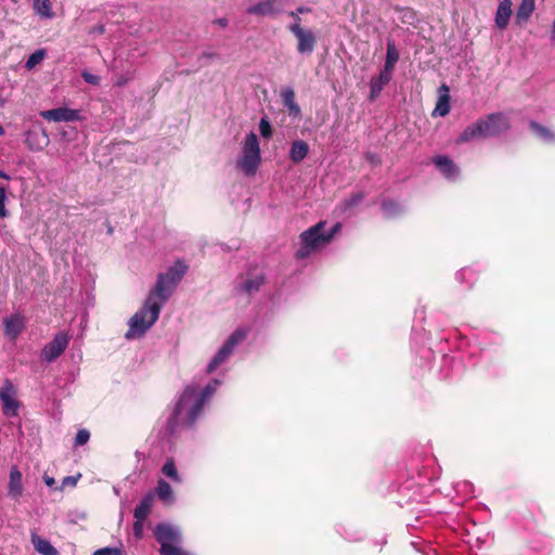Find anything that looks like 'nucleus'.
Segmentation results:
<instances>
[{
  "instance_id": "1",
  "label": "nucleus",
  "mask_w": 555,
  "mask_h": 555,
  "mask_svg": "<svg viewBox=\"0 0 555 555\" xmlns=\"http://www.w3.org/2000/svg\"><path fill=\"white\" fill-rule=\"evenodd\" d=\"M219 385L218 380L207 385L202 392H197V387L190 385L183 390L175 411L169 420V425L173 430L177 426H191L201 414L204 402L214 395Z\"/></svg>"
},
{
  "instance_id": "2",
  "label": "nucleus",
  "mask_w": 555,
  "mask_h": 555,
  "mask_svg": "<svg viewBox=\"0 0 555 555\" xmlns=\"http://www.w3.org/2000/svg\"><path fill=\"white\" fill-rule=\"evenodd\" d=\"M163 304L164 301H160L155 295L151 293L143 308L129 320V330L126 334V337H140L149 328H151L158 320Z\"/></svg>"
},
{
  "instance_id": "3",
  "label": "nucleus",
  "mask_w": 555,
  "mask_h": 555,
  "mask_svg": "<svg viewBox=\"0 0 555 555\" xmlns=\"http://www.w3.org/2000/svg\"><path fill=\"white\" fill-rule=\"evenodd\" d=\"M261 163V151L258 138L249 132L242 144V153L237 159V167L246 175L254 176Z\"/></svg>"
},
{
  "instance_id": "4",
  "label": "nucleus",
  "mask_w": 555,
  "mask_h": 555,
  "mask_svg": "<svg viewBox=\"0 0 555 555\" xmlns=\"http://www.w3.org/2000/svg\"><path fill=\"white\" fill-rule=\"evenodd\" d=\"M186 269L188 267L183 262L177 261L166 273L158 275L157 283L152 291V294L160 301L165 302L185 274Z\"/></svg>"
},
{
  "instance_id": "5",
  "label": "nucleus",
  "mask_w": 555,
  "mask_h": 555,
  "mask_svg": "<svg viewBox=\"0 0 555 555\" xmlns=\"http://www.w3.org/2000/svg\"><path fill=\"white\" fill-rule=\"evenodd\" d=\"M325 221H320L300 234V247L296 253L297 258H307L318 248L328 244V236L323 232Z\"/></svg>"
},
{
  "instance_id": "6",
  "label": "nucleus",
  "mask_w": 555,
  "mask_h": 555,
  "mask_svg": "<svg viewBox=\"0 0 555 555\" xmlns=\"http://www.w3.org/2000/svg\"><path fill=\"white\" fill-rule=\"evenodd\" d=\"M155 535L160 543L162 555H183L181 547V534L170 525L160 524L155 529Z\"/></svg>"
},
{
  "instance_id": "7",
  "label": "nucleus",
  "mask_w": 555,
  "mask_h": 555,
  "mask_svg": "<svg viewBox=\"0 0 555 555\" xmlns=\"http://www.w3.org/2000/svg\"><path fill=\"white\" fill-rule=\"evenodd\" d=\"M17 389L10 379H5L0 388L2 412L8 417L18 416L21 402L17 400Z\"/></svg>"
},
{
  "instance_id": "8",
  "label": "nucleus",
  "mask_w": 555,
  "mask_h": 555,
  "mask_svg": "<svg viewBox=\"0 0 555 555\" xmlns=\"http://www.w3.org/2000/svg\"><path fill=\"white\" fill-rule=\"evenodd\" d=\"M300 20L289 26L291 33L297 39V52L302 55H310L317 44V37L312 30L301 27Z\"/></svg>"
},
{
  "instance_id": "9",
  "label": "nucleus",
  "mask_w": 555,
  "mask_h": 555,
  "mask_svg": "<svg viewBox=\"0 0 555 555\" xmlns=\"http://www.w3.org/2000/svg\"><path fill=\"white\" fill-rule=\"evenodd\" d=\"M247 336V333L243 330L235 331L225 344L220 348L218 353L209 362L207 366V373L214 372L233 351L235 346L243 341Z\"/></svg>"
},
{
  "instance_id": "10",
  "label": "nucleus",
  "mask_w": 555,
  "mask_h": 555,
  "mask_svg": "<svg viewBox=\"0 0 555 555\" xmlns=\"http://www.w3.org/2000/svg\"><path fill=\"white\" fill-rule=\"evenodd\" d=\"M483 138L498 137L509 129L507 117L502 113L489 115L486 119H479Z\"/></svg>"
},
{
  "instance_id": "11",
  "label": "nucleus",
  "mask_w": 555,
  "mask_h": 555,
  "mask_svg": "<svg viewBox=\"0 0 555 555\" xmlns=\"http://www.w3.org/2000/svg\"><path fill=\"white\" fill-rule=\"evenodd\" d=\"M68 344L69 336L64 332L57 333L53 339L42 348L41 359L47 362H53L65 351Z\"/></svg>"
},
{
  "instance_id": "12",
  "label": "nucleus",
  "mask_w": 555,
  "mask_h": 555,
  "mask_svg": "<svg viewBox=\"0 0 555 555\" xmlns=\"http://www.w3.org/2000/svg\"><path fill=\"white\" fill-rule=\"evenodd\" d=\"M40 116L48 121L68 122L79 119V112L67 107H57L40 112Z\"/></svg>"
},
{
  "instance_id": "13",
  "label": "nucleus",
  "mask_w": 555,
  "mask_h": 555,
  "mask_svg": "<svg viewBox=\"0 0 555 555\" xmlns=\"http://www.w3.org/2000/svg\"><path fill=\"white\" fill-rule=\"evenodd\" d=\"M23 492V475L17 466H12L9 475L8 495L12 500L18 501L22 498Z\"/></svg>"
},
{
  "instance_id": "14",
  "label": "nucleus",
  "mask_w": 555,
  "mask_h": 555,
  "mask_svg": "<svg viewBox=\"0 0 555 555\" xmlns=\"http://www.w3.org/2000/svg\"><path fill=\"white\" fill-rule=\"evenodd\" d=\"M281 12L279 0H264L247 8V13L257 16H273Z\"/></svg>"
},
{
  "instance_id": "15",
  "label": "nucleus",
  "mask_w": 555,
  "mask_h": 555,
  "mask_svg": "<svg viewBox=\"0 0 555 555\" xmlns=\"http://www.w3.org/2000/svg\"><path fill=\"white\" fill-rule=\"evenodd\" d=\"M4 335L15 340L25 327V320L21 314H14L3 319Z\"/></svg>"
},
{
  "instance_id": "16",
  "label": "nucleus",
  "mask_w": 555,
  "mask_h": 555,
  "mask_svg": "<svg viewBox=\"0 0 555 555\" xmlns=\"http://www.w3.org/2000/svg\"><path fill=\"white\" fill-rule=\"evenodd\" d=\"M512 0H501L494 16L495 26L499 29H505L509 23L513 10Z\"/></svg>"
},
{
  "instance_id": "17",
  "label": "nucleus",
  "mask_w": 555,
  "mask_h": 555,
  "mask_svg": "<svg viewBox=\"0 0 555 555\" xmlns=\"http://www.w3.org/2000/svg\"><path fill=\"white\" fill-rule=\"evenodd\" d=\"M283 105L287 108L289 116L298 118L301 114L300 106L296 102L295 91L292 88H285L281 91Z\"/></svg>"
},
{
  "instance_id": "18",
  "label": "nucleus",
  "mask_w": 555,
  "mask_h": 555,
  "mask_svg": "<svg viewBox=\"0 0 555 555\" xmlns=\"http://www.w3.org/2000/svg\"><path fill=\"white\" fill-rule=\"evenodd\" d=\"M450 89L446 83H442L439 88V96L434 109V115L446 116L450 112Z\"/></svg>"
},
{
  "instance_id": "19",
  "label": "nucleus",
  "mask_w": 555,
  "mask_h": 555,
  "mask_svg": "<svg viewBox=\"0 0 555 555\" xmlns=\"http://www.w3.org/2000/svg\"><path fill=\"white\" fill-rule=\"evenodd\" d=\"M26 144L31 151H41L49 144V137L46 131H28L26 134Z\"/></svg>"
},
{
  "instance_id": "20",
  "label": "nucleus",
  "mask_w": 555,
  "mask_h": 555,
  "mask_svg": "<svg viewBox=\"0 0 555 555\" xmlns=\"http://www.w3.org/2000/svg\"><path fill=\"white\" fill-rule=\"evenodd\" d=\"M434 164L440 169V171L448 178L452 179L459 173V169L453 162L447 156H437L434 158Z\"/></svg>"
},
{
  "instance_id": "21",
  "label": "nucleus",
  "mask_w": 555,
  "mask_h": 555,
  "mask_svg": "<svg viewBox=\"0 0 555 555\" xmlns=\"http://www.w3.org/2000/svg\"><path fill=\"white\" fill-rule=\"evenodd\" d=\"M535 9V0H521L516 11V23L521 25L528 22Z\"/></svg>"
},
{
  "instance_id": "22",
  "label": "nucleus",
  "mask_w": 555,
  "mask_h": 555,
  "mask_svg": "<svg viewBox=\"0 0 555 555\" xmlns=\"http://www.w3.org/2000/svg\"><path fill=\"white\" fill-rule=\"evenodd\" d=\"M478 138H483V132L479 120L467 126L457 138L456 143H465Z\"/></svg>"
},
{
  "instance_id": "23",
  "label": "nucleus",
  "mask_w": 555,
  "mask_h": 555,
  "mask_svg": "<svg viewBox=\"0 0 555 555\" xmlns=\"http://www.w3.org/2000/svg\"><path fill=\"white\" fill-rule=\"evenodd\" d=\"M391 75L382 70L377 77L371 79V99L374 100L377 98L383 90V88L390 81Z\"/></svg>"
},
{
  "instance_id": "24",
  "label": "nucleus",
  "mask_w": 555,
  "mask_h": 555,
  "mask_svg": "<svg viewBox=\"0 0 555 555\" xmlns=\"http://www.w3.org/2000/svg\"><path fill=\"white\" fill-rule=\"evenodd\" d=\"M153 503L154 494L150 492L140 501V503L134 508V518L138 520H145V518L151 512Z\"/></svg>"
},
{
  "instance_id": "25",
  "label": "nucleus",
  "mask_w": 555,
  "mask_h": 555,
  "mask_svg": "<svg viewBox=\"0 0 555 555\" xmlns=\"http://www.w3.org/2000/svg\"><path fill=\"white\" fill-rule=\"evenodd\" d=\"M399 60V52L396 48V44L393 41L388 40L387 42V53H386V61L383 70L392 75V70L395 68L396 63Z\"/></svg>"
},
{
  "instance_id": "26",
  "label": "nucleus",
  "mask_w": 555,
  "mask_h": 555,
  "mask_svg": "<svg viewBox=\"0 0 555 555\" xmlns=\"http://www.w3.org/2000/svg\"><path fill=\"white\" fill-rule=\"evenodd\" d=\"M309 152V145L302 140H297L292 144L289 157L294 163H300L306 158Z\"/></svg>"
},
{
  "instance_id": "27",
  "label": "nucleus",
  "mask_w": 555,
  "mask_h": 555,
  "mask_svg": "<svg viewBox=\"0 0 555 555\" xmlns=\"http://www.w3.org/2000/svg\"><path fill=\"white\" fill-rule=\"evenodd\" d=\"M33 9L41 18L51 20L54 17L50 0H34Z\"/></svg>"
},
{
  "instance_id": "28",
  "label": "nucleus",
  "mask_w": 555,
  "mask_h": 555,
  "mask_svg": "<svg viewBox=\"0 0 555 555\" xmlns=\"http://www.w3.org/2000/svg\"><path fill=\"white\" fill-rule=\"evenodd\" d=\"M31 543L35 550L42 555H56V550L50 544L49 541L40 538L38 534H31Z\"/></svg>"
},
{
  "instance_id": "29",
  "label": "nucleus",
  "mask_w": 555,
  "mask_h": 555,
  "mask_svg": "<svg viewBox=\"0 0 555 555\" xmlns=\"http://www.w3.org/2000/svg\"><path fill=\"white\" fill-rule=\"evenodd\" d=\"M156 493L159 500L166 504H171L175 501L171 486L163 479L157 482Z\"/></svg>"
},
{
  "instance_id": "30",
  "label": "nucleus",
  "mask_w": 555,
  "mask_h": 555,
  "mask_svg": "<svg viewBox=\"0 0 555 555\" xmlns=\"http://www.w3.org/2000/svg\"><path fill=\"white\" fill-rule=\"evenodd\" d=\"M162 473L175 482H181L182 479L178 473L173 459H167L162 467Z\"/></svg>"
},
{
  "instance_id": "31",
  "label": "nucleus",
  "mask_w": 555,
  "mask_h": 555,
  "mask_svg": "<svg viewBox=\"0 0 555 555\" xmlns=\"http://www.w3.org/2000/svg\"><path fill=\"white\" fill-rule=\"evenodd\" d=\"M46 54H47V52L44 49L36 50L34 53H31L28 56L25 67L29 70L33 69L36 65H38L39 63H41L43 61V59L46 57Z\"/></svg>"
},
{
  "instance_id": "32",
  "label": "nucleus",
  "mask_w": 555,
  "mask_h": 555,
  "mask_svg": "<svg viewBox=\"0 0 555 555\" xmlns=\"http://www.w3.org/2000/svg\"><path fill=\"white\" fill-rule=\"evenodd\" d=\"M530 128L545 141H548V142L555 141V134L550 129H547L534 121L530 122Z\"/></svg>"
},
{
  "instance_id": "33",
  "label": "nucleus",
  "mask_w": 555,
  "mask_h": 555,
  "mask_svg": "<svg viewBox=\"0 0 555 555\" xmlns=\"http://www.w3.org/2000/svg\"><path fill=\"white\" fill-rule=\"evenodd\" d=\"M261 284H262V279L256 278V279L247 280L244 283L243 287H244L245 292L253 293L255 291H258Z\"/></svg>"
},
{
  "instance_id": "34",
  "label": "nucleus",
  "mask_w": 555,
  "mask_h": 555,
  "mask_svg": "<svg viewBox=\"0 0 555 555\" xmlns=\"http://www.w3.org/2000/svg\"><path fill=\"white\" fill-rule=\"evenodd\" d=\"M259 131L263 138H270L272 135V128L267 118H261L259 122Z\"/></svg>"
},
{
  "instance_id": "35",
  "label": "nucleus",
  "mask_w": 555,
  "mask_h": 555,
  "mask_svg": "<svg viewBox=\"0 0 555 555\" xmlns=\"http://www.w3.org/2000/svg\"><path fill=\"white\" fill-rule=\"evenodd\" d=\"M89 438H90L89 431L87 429H80L76 435L75 444L83 446L85 443L88 442Z\"/></svg>"
},
{
  "instance_id": "36",
  "label": "nucleus",
  "mask_w": 555,
  "mask_h": 555,
  "mask_svg": "<svg viewBox=\"0 0 555 555\" xmlns=\"http://www.w3.org/2000/svg\"><path fill=\"white\" fill-rule=\"evenodd\" d=\"M83 80L90 85L96 86L100 83V78L96 75H93L87 70L82 72L81 74Z\"/></svg>"
},
{
  "instance_id": "37",
  "label": "nucleus",
  "mask_w": 555,
  "mask_h": 555,
  "mask_svg": "<svg viewBox=\"0 0 555 555\" xmlns=\"http://www.w3.org/2000/svg\"><path fill=\"white\" fill-rule=\"evenodd\" d=\"M80 478V474L77 476H67L62 480V487L61 489H64L65 487H75L77 485L78 479Z\"/></svg>"
},
{
  "instance_id": "38",
  "label": "nucleus",
  "mask_w": 555,
  "mask_h": 555,
  "mask_svg": "<svg viewBox=\"0 0 555 555\" xmlns=\"http://www.w3.org/2000/svg\"><path fill=\"white\" fill-rule=\"evenodd\" d=\"M383 210L385 212L386 216L390 217L395 214V211L397 210V206L395 203H391V202H385L383 204Z\"/></svg>"
},
{
  "instance_id": "39",
  "label": "nucleus",
  "mask_w": 555,
  "mask_h": 555,
  "mask_svg": "<svg viewBox=\"0 0 555 555\" xmlns=\"http://www.w3.org/2000/svg\"><path fill=\"white\" fill-rule=\"evenodd\" d=\"M93 555H119V551L116 548L103 547L96 550Z\"/></svg>"
},
{
  "instance_id": "40",
  "label": "nucleus",
  "mask_w": 555,
  "mask_h": 555,
  "mask_svg": "<svg viewBox=\"0 0 555 555\" xmlns=\"http://www.w3.org/2000/svg\"><path fill=\"white\" fill-rule=\"evenodd\" d=\"M341 230V223L337 222L327 233H325V236H328V242L332 241V238Z\"/></svg>"
},
{
  "instance_id": "41",
  "label": "nucleus",
  "mask_w": 555,
  "mask_h": 555,
  "mask_svg": "<svg viewBox=\"0 0 555 555\" xmlns=\"http://www.w3.org/2000/svg\"><path fill=\"white\" fill-rule=\"evenodd\" d=\"M143 522H144V520L135 519L133 530H134L135 535H138V537H140L143 531Z\"/></svg>"
},
{
  "instance_id": "42",
  "label": "nucleus",
  "mask_w": 555,
  "mask_h": 555,
  "mask_svg": "<svg viewBox=\"0 0 555 555\" xmlns=\"http://www.w3.org/2000/svg\"><path fill=\"white\" fill-rule=\"evenodd\" d=\"M43 481L48 487H53L55 485V479L48 475L43 476Z\"/></svg>"
},
{
  "instance_id": "43",
  "label": "nucleus",
  "mask_w": 555,
  "mask_h": 555,
  "mask_svg": "<svg viewBox=\"0 0 555 555\" xmlns=\"http://www.w3.org/2000/svg\"><path fill=\"white\" fill-rule=\"evenodd\" d=\"M8 215H9V211L5 208V202L0 203V217L5 218V217H8Z\"/></svg>"
},
{
  "instance_id": "44",
  "label": "nucleus",
  "mask_w": 555,
  "mask_h": 555,
  "mask_svg": "<svg viewBox=\"0 0 555 555\" xmlns=\"http://www.w3.org/2000/svg\"><path fill=\"white\" fill-rule=\"evenodd\" d=\"M7 201V192H5V189L0 186V203L2 202H5Z\"/></svg>"
},
{
  "instance_id": "45",
  "label": "nucleus",
  "mask_w": 555,
  "mask_h": 555,
  "mask_svg": "<svg viewBox=\"0 0 555 555\" xmlns=\"http://www.w3.org/2000/svg\"><path fill=\"white\" fill-rule=\"evenodd\" d=\"M551 40L555 41V17L551 26Z\"/></svg>"
},
{
  "instance_id": "46",
  "label": "nucleus",
  "mask_w": 555,
  "mask_h": 555,
  "mask_svg": "<svg viewBox=\"0 0 555 555\" xmlns=\"http://www.w3.org/2000/svg\"><path fill=\"white\" fill-rule=\"evenodd\" d=\"M0 178L2 179H5V180H10V176L7 175L4 171L0 170Z\"/></svg>"
},
{
  "instance_id": "47",
  "label": "nucleus",
  "mask_w": 555,
  "mask_h": 555,
  "mask_svg": "<svg viewBox=\"0 0 555 555\" xmlns=\"http://www.w3.org/2000/svg\"><path fill=\"white\" fill-rule=\"evenodd\" d=\"M362 196L361 195H357L354 196L353 198V203H358L359 201H361Z\"/></svg>"
},
{
  "instance_id": "48",
  "label": "nucleus",
  "mask_w": 555,
  "mask_h": 555,
  "mask_svg": "<svg viewBox=\"0 0 555 555\" xmlns=\"http://www.w3.org/2000/svg\"><path fill=\"white\" fill-rule=\"evenodd\" d=\"M104 30H105V29H104V26H100V27H99V33L103 34V33H104Z\"/></svg>"
},
{
  "instance_id": "49",
  "label": "nucleus",
  "mask_w": 555,
  "mask_h": 555,
  "mask_svg": "<svg viewBox=\"0 0 555 555\" xmlns=\"http://www.w3.org/2000/svg\"><path fill=\"white\" fill-rule=\"evenodd\" d=\"M4 134V129L2 126H0V135H3Z\"/></svg>"
},
{
  "instance_id": "50",
  "label": "nucleus",
  "mask_w": 555,
  "mask_h": 555,
  "mask_svg": "<svg viewBox=\"0 0 555 555\" xmlns=\"http://www.w3.org/2000/svg\"><path fill=\"white\" fill-rule=\"evenodd\" d=\"M219 24H220V25H222V26H224V25L227 24V22H225V21H223V20H220V21H219Z\"/></svg>"
},
{
  "instance_id": "51",
  "label": "nucleus",
  "mask_w": 555,
  "mask_h": 555,
  "mask_svg": "<svg viewBox=\"0 0 555 555\" xmlns=\"http://www.w3.org/2000/svg\"><path fill=\"white\" fill-rule=\"evenodd\" d=\"M124 83V79H120V81L118 82V86H121Z\"/></svg>"
},
{
  "instance_id": "52",
  "label": "nucleus",
  "mask_w": 555,
  "mask_h": 555,
  "mask_svg": "<svg viewBox=\"0 0 555 555\" xmlns=\"http://www.w3.org/2000/svg\"><path fill=\"white\" fill-rule=\"evenodd\" d=\"M124 83V79H120V81L118 82V86H121Z\"/></svg>"
}]
</instances>
